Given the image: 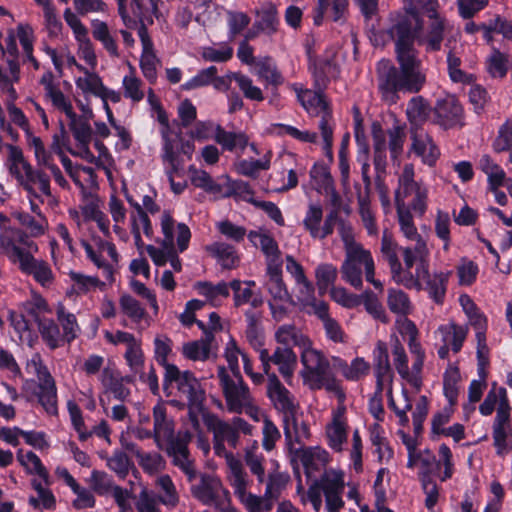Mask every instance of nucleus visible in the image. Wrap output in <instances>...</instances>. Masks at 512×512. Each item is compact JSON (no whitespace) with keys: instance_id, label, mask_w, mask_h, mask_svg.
<instances>
[{"instance_id":"nucleus-31","label":"nucleus","mask_w":512,"mask_h":512,"mask_svg":"<svg viewBox=\"0 0 512 512\" xmlns=\"http://www.w3.org/2000/svg\"><path fill=\"white\" fill-rule=\"evenodd\" d=\"M266 274L268 280L265 282V287L271 297L270 300L292 302V296L282 278V267L266 269Z\"/></svg>"},{"instance_id":"nucleus-29","label":"nucleus","mask_w":512,"mask_h":512,"mask_svg":"<svg viewBox=\"0 0 512 512\" xmlns=\"http://www.w3.org/2000/svg\"><path fill=\"white\" fill-rule=\"evenodd\" d=\"M119 307L124 316L138 325L139 331L143 330V327L140 326L142 321L149 324V315L145 307L130 294L124 293L120 296Z\"/></svg>"},{"instance_id":"nucleus-60","label":"nucleus","mask_w":512,"mask_h":512,"mask_svg":"<svg viewBox=\"0 0 512 512\" xmlns=\"http://www.w3.org/2000/svg\"><path fill=\"white\" fill-rule=\"evenodd\" d=\"M89 484L92 490L98 495H111L114 488L118 486L113 483L106 472L99 470H93L91 472Z\"/></svg>"},{"instance_id":"nucleus-10","label":"nucleus","mask_w":512,"mask_h":512,"mask_svg":"<svg viewBox=\"0 0 512 512\" xmlns=\"http://www.w3.org/2000/svg\"><path fill=\"white\" fill-rule=\"evenodd\" d=\"M168 369L163 380L165 390L169 385L175 384L178 393L186 398L187 403L196 407L200 403H204L206 399L205 391L192 372L188 370L181 371L177 366H170Z\"/></svg>"},{"instance_id":"nucleus-54","label":"nucleus","mask_w":512,"mask_h":512,"mask_svg":"<svg viewBox=\"0 0 512 512\" xmlns=\"http://www.w3.org/2000/svg\"><path fill=\"white\" fill-rule=\"evenodd\" d=\"M309 388L311 390H319L324 388L326 391L334 393L338 399L337 407H346V394L341 387L340 381L335 378L332 371H330L329 374L323 376L322 379L316 381V383L312 384Z\"/></svg>"},{"instance_id":"nucleus-43","label":"nucleus","mask_w":512,"mask_h":512,"mask_svg":"<svg viewBox=\"0 0 512 512\" xmlns=\"http://www.w3.org/2000/svg\"><path fill=\"white\" fill-rule=\"evenodd\" d=\"M92 35L93 37L101 42L104 49L113 58H119L120 52L116 43L115 38L111 34L106 22L96 20L92 23Z\"/></svg>"},{"instance_id":"nucleus-53","label":"nucleus","mask_w":512,"mask_h":512,"mask_svg":"<svg viewBox=\"0 0 512 512\" xmlns=\"http://www.w3.org/2000/svg\"><path fill=\"white\" fill-rule=\"evenodd\" d=\"M77 68L85 73V77H79L76 80V85L79 89H81L84 93H92L98 97L99 95L105 93V86L103 85L101 78L97 74L90 73L82 65H77Z\"/></svg>"},{"instance_id":"nucleus-8","label":"nucleus","mask_w":512,"mask_h":512,"mask_svg":"<svg viewBox=\"0 0 512 512\" xmlns=\"http://www.w3.org/2000/svg\"><path fill=\"white\" fill-rule=\"evenodd\" d=\"M267 395L274 408L283 414V429L285 438L289 432L297 434V418L295 416L297 405L290 391L280 382L276 374L269 375L267 382Z\"/></svg>"},{"instance_id":"nucleus-64","label":"nucleus","mask_w":512,"mask_h":512,"mask_svg":"<svg viewBox=\"0 0 512 512\" xmlns=\"http://www.w3.org/2000/svg\"><path fill=\"white\" fill-rule=\"evenodd\" d=\"M493 440L497 454L508 453L512 449V427H493Z\"/></svg>"},{"instance_id":"nucleus-44","label":"nucleus","mask_w":512,"mask_h":512,"mask_svg":"<svg viewBox=\"0 0 512 512\" xmlns=\"http://www.w3.org/2000/svg\"><path fill=\"white\" fill-rule=\"evenodd\" d=\"M161 136L163 139L162 159L164 162L169 163L173 170H178L179 143L181 139L177 135H174L171 129L167 128L161 131Z\"/></svg>"},{"instance_id":"nucleus-30","label":"nucleus","mask_w":512,"mask_h":512,"mask_svg":"<svg viewBox=\"0 0 512 512\" xmlns=\"http://www.w3.org/2000/svg\"><path fill=\"white\" fill-rule=\"evenodd\" d=\"M404 265L407 270V273L403 276L406 277V279L409 278V273H411V268L414 266V264H417L416 269H420L423 267H428V263L426 261V258L429 255V250L427 248L426 241H420L415 242L414 246H407L401 248Z\"/></svg>"},{"instance_id":"nucleus-1","label":"nucleus","mask_w":512,"mask_h":512,"mask_svg":"<svg viewBox=\"0 0 512 512\" xmlns=\"http://www.w3.org/2000/svg\"><path fill=\"white\" fill-rule=\"evenodd\" d=\"M393 21L389 34L395 42L399 68L386 59L380 60L376 68L381 98L390 105L399 100V92L418 93L426 82L422 62L414 47L415 40L426 52L439 51L446 27L444 17L431 19L426 32L419 34L422 20L414 10L396 15Z\"/></svg>"},{"instance_id":"nucleus-19","label":"nucleus","mask_w":512,"mask_h":512,"mask_svg":"<svg viewBox=\"0 0 512 512\" xmlns=\"http://www.w3.org/2000/svg\"><path fill=\"white\" fill-rule=\"evenodd\" d=\"M434 110L435 122L444 129L463 126V109L454 96L438 100Z\"/></svg>"},{"instance_id":"nucleus-47","label":"nucleus","mask_w":512,"mask_h":512,"mask_svg":"<svg viewBox=\"0 0 512 512\" xmlns=\"http://www.w3.org/2000/svg\"><path fill=\"white\" fill-rule=\"evenodd\" d=\"M479 168L487 177L491 190H496L503 184L505 172L497 165L489 155H482L478 163Z\"/></svg>"},{"instance_id":"nucleus-49","label":"nucleus","mask_w":512,"mask_h":512,"mask_svg":"<svg viewBox=\"0 0 512 512\" xmlns=\"http://www.w3.org/2000/svg\"><path fill=\"white\" fill-rule=\"evenodd\" d=\"M188 173L190 181L195 187L201 188L211 194H220L222 192V186L216 183L205 170L190 166Z\"/></svg>"},{"instance_id":"nucleus-56","label":"nucleus","mask_w":512,"mask_h":512,"mask_svg":"<svg viewBox=\"0 0 512 512\" xmlns=\"http://www.w3.org/2000/svg\"><path fill=\"white\" fill-rule=\"evenodd\" d=\"M12 216L19 221V223L26 227L29 231V236L39 237L45 234L47 228V220L45 217L35 218L26 212H14Z\"/></svg>"},{"instance_id":"nucleus-22","label":"nucleus","mask_w":512,"mask_h":512,"mask_svg":"<svg viewBox=\"0 0 512 512\" xmlns=\"http://www.w3.org/2000/svg\"><path fill=\"white\" fill-rule=\"evenodd\" d=\"M228 481L234 490V494L246 506L247 509H249L250 502H253L257 505L256 507L258 510L255 512H269L272 509V499H266L265 495L263 497H259L247 492L249 478L245 470L234 475L233 477H229Z\"/></svg>"},{"instance_id":"nucleus-3","label":"nucleus","mask_w":512,"mask_h":512,"mask_svg":"<svg viewBox=\"0 0 512 512\" xmlns=\"http://www.w3.org/2000/svg\"><path fill=\"white\" fill-rule=\"evenodd\" d=\"M26 370L37 376L38 382L26 380L23 384V391L27 393V399L32 396L38 399V403L49 415L58 414L57 388L55 380L43 364L39 354H34L27 362Z\"/></svg>"},{"instance_id":"nucleus-62","label":"nucleus","mask_w":512,"mask_h":512,"mask_svg":"<svg viewBox=\"0 0 512 512\" xmlns=\"http://www.w3.org/2000/svg\"><path fill=\"white\" fill-rule=\"evenodd\" d=\"M196 288L212 304H215L219 297L227 298L229 296V286L225 282H219L216 285L210 282H198Z\"/></svg>"},{"instance_id":"nucleus-32","label":"nucleus","mask_w":512,"mask_h":512,"mask_svg":"<svg viewBox=\"0 0 512 512\" xmlns=\"http://www.w3.org/2000/svg\"><path fill=\"white\" fill-rule=\"evenodd\" d=\"M400 193L401 192H398L396 195V206L400 231L408 241H425L418 233V230L413 222V217L410 211L405 207V202L400 200Z\"/></svg>"},{"instance_id":"nucleus-25","label":"nucleus","mask_w":512,"mask_h":512,"mask_svg":"<svg viewBox=\"0 0 512 512\" xmlns=\"http://www.w3.org/2000/svg\"><path fill=\"white\" fill-rule=\"evenodd\" d=\"M373 366L377 391L382 392L384 386L392 382L393 377L388 348L383 341H378L373 350Z\"/></svg>"},{"instance_id":"nucleus-20","label":"nucleus","mask_w":512,"mask_h":512,"mask_svg":"<svg viewBox=\"0 0 512 512\" xmlns=\"http://www.w3.org/2000/svg\"><path fill=\"white\" fill-rule=\"evenodd\" d=\"M336 55V50L330 49L320 59L313 61L310 59L315 87L326 89L329 81L339 76L340 70L335 62Z\"/></svg>"},{"instance_id":"nucleus-59","label":"nucleus","mask_w":512,"mask_h":512,"mask_svg":"<svg viewBox=\"0 0 512 512\" xmlns=\"http://www.w3.org/2000/svg\"><path fill=\"white\" fill-rule=\"evenodd\" d=\"M421 185L414 181V167L412 164H406L403 167L402 173L399 177V188L397 189L395 196L398 192L400 193V200L404 202V199L408 195H412L414 190H417Z\"/></svg>"},{"instance_id":"nucleus-18","label":"nucleus","mask_w":512,"mask_h":512,"mask_svg":"<svg viewBox=\"0 0 512 512\" xmlns=\"http://www.w3.org/2000/svg\"><path fill=\"white\" fill-rule=\"evenodd\" d=\"M325 434L328 446L335 452H342L348 438L346 407H337L332 412L331 422L326 425Z\"/></svg>"},{"instance_id":"nucleus-45","label":"nucleus","mask_w":512,"mask_h":512,"mask_svg":"<svg viewBox=\"0 0 512 512\" xmlns=\"http://www.w3.org/2000/svg\"><path fill=\"white\" fill-rule=\"evenodd\" d=\"M206 251L215 257L223 268L231 269L236 266L238 256L233 246L223 242H214L206 246Z\"/></svg>"},{"instance_id":"nucleus-55","label":"nucleus","mask_w":512,"mask_h":512,"mask_svg":"<svg viewBox=\"0 0 512 512\" xmlns=\"http://www.w3.org/2000/svg\"><path fill=\"white\" fill-rule=\"evenodd\" d=\"M157 485L161 490V494L157 496L160 502L170 508H174L179 503V495L176 487L169 475H161L157 479Z\"/></svg>"},{"instance_id":"nucleus-34","label":"nucleus","mask_w":512,"mask_h":512,"mask_svg":"<svg viewBox=\"0 0 512 512\" xmlns=\"http://www.w3.org/2000/svg\"><path fill=\"white\" fill-rule=\"evenodd\" d=\"M88 112V116H77L75 112L67 116L70 120L69 128L78 144H90L92 140L93 131L89 120L94 114L92 110Z\"/></svg>"},{"instance_id":"nucleus-26","label":"nucleus","mask_w":512,"mask_h":512,"mask_svg":"<svg viewBox=\"0 0 512 512\" xmlns=\"http://www.w3.org/2000/svg\"><path fill=\"white\" fill-rule=\"evenodd\" d=\"M248 238L255 247H259L266 258V269L282 267L281 251L275 239L264 232L250 231Z\"/></svg>"},{"instance_id":"nucleus-39","label":"nucleus","mask_w":512,"mask_h":512,"mask_svg":"<svg viewBox=\"0 0 512 512\" xmlns=\"http://www.w3.org/2000/svg\"><path fill=\"white\" fill-rule=\"evenodd\" d=\"M68 276L72 282L71 287L67 292L70 295L87 294L96 288L103 289L105 286V283L95 276H88L75 271H70Z\"/></svg>"},{"instance_id":"nucleus-23","label":"nucleus","mask_w":512,"mask_h":512,"mask_svg":"<svg viewBox=\"0 0 512 512\" xmlns=\"http://www.w3.org/2000/svg\"><path fill=\"white\" fill-rule=\"evenodd\" d=\"M411 140V151L420 157L424 164L434 166L440 157V150L432 137L424 130L415 127L411 130Z\"/></svg>"},{"instance_id":"nucleus-51","label":"nucleus","mask_w":512,"mask_h":512,"mask_svg":"<svg viewBox=\"0 0 512 512\" xmlns=\"http://www.w3.org/2000/svg\"><path fill=\"white\" fill-rule=\"evenodd\" d=\"M17 459L23 465L28 473L37 474L44 481L45 485H49V473L47 469L43 466L40 458L34 452L23 453L20 450L17 453Z\"/></svg>"},{"instance_id":"nucleus-15","label":"nucleus","mask_w":512,"mask_h":512,"mask_svg":"<svg viewBox=\"0 0 512 512\" xmlns=\"http://www.w3.org/2000/svg\"><path fill=\"white\" fill-rule=\"evenodd\" d=\"M178 432L175 433V422L167 414L163 403H158L153 408V439L159 449L175 442Z\"/></svg>"},{"instance_id":"nucleus-50","label":"nucleus","mask_w":512,"mask_h":512,"mask_svg":"<svg viewBox=\"0 0 512 512\" xmlns=\"http://www.w3.org/2000/svg\"><path fill=\"white\" fill-rule=\"evenodd\" d=\"M338 277V269L330 263H321L315 269L316 285L321 295L334 286Z\"/></svg>"},{"instance_id":"nucleus-16","label":"nucleus","mask_w":512,"mask_h":512,"mask_svg":"<svg viewBox=\"0 0 512 512\" xmlns=\"http://www.w3.org/2000/svg\"><path fill=\"white\" fill-rule=\"evenodd\" d=\"M322 487L328 512H339L344 506L342 499L345 488L343 473L335 470L326 471L322 475Z\"/></svg>"},{"instance_id":"nucleus-17","label":"nucleus","mask_w":512,"mask_h":512,"mask_svg":"<svg viewBox=\"0 0 512 512\" xmlns=\"http://www.w3.org/2000/svg\"><path fill=\"white\" fill-rule=\"evenodd\" d=\"M21 187L35 198H40L41 193L47 197L48 204L51 206L58 205V199L52 194L50 186V177L41 168L34 169L31 165L28 166V173L22 179Z\"/></svg>"},{"instance_id":"nucleus-58","label":"nucleus","mask_w":512,"mask_h":512,"mask_svg":"<svg viewBox=\"0 0 512 512\" xmlns=\"http://www.w3.org/2000/svg\"><path fill=\"white\" fill-rule=\"evenodd\" d=\"M131 233L136 234L143 231L146 237L152 238L153 228L151 221L140 204H135V213L130 215Z\"/></svg>"},{"instance_id":"nucleus-6","label":"nucleus","mask_w":512,"mask_h":512,"mask_svg":"<svg viewBox=\"0 0 512 512\" xmlns=\"http://www.w3.org/2000/svg\"><path fill=\"white\" fill-rule=\"evenodd\" d=\"M217 378L229 412L241 414L253 408V397L241 374H230L226 367L219 366Z\"/></svg>"},{"instance_id":"nucleus-33","label":"nucleus","mask_w":512,"mask_h":512,"mask_svg":"<svg viewBox=\"0 0 512 512\" xmlns=\"http://www.w3.org/2000/svg\"><path fill=\"white\" fill-rule=\"evenodd\" d=\"M243 460L250 472L256 476L259 483H263L265 480V458L260 451L259 444L256 440L245 447L243 453Z\"/></svg>"},{"instance_id":"nucleus-7","label":"nucleus","mask_w":512,"mask_h":512,"mask_svg":"<svg viewBox=\"0 0 512 512\" xmlns=\"http://www.w3.org/2000/svg\"><path fill=\"white\" fill-rule=\"evenodd\" d=\"M160 226L164 236L161 244L165 249H168V261L176 272H180L182 265L178 257V252L182 253L188 248L191 238L190 229L184 223L177 224V248H175V220L169 211H164L162 213Z\"/></svg>"},{"instance_id":"nucleus-46","label":"nucleus","mask_w":512,"mask_h":512,"mask_svg":"<svg viewBox=\"0 0 512 512\" xmlns=\"http://www.w3.org/2000/svg\"><path fill=\"white\" fill-rule=\"evenodd\" d=\"M431 112V107L422 96H416L410 99L406 109V115L410 123L417 126L425 122Z\"/></svg>"},{"instance_id":"nucleus-41","label":"nucleus","mask_w":512,"mask_h":512,"mask_svg":"<svg viewBox=\"0 0 512 512\" xmlns=\"http://www.w3.org/2000/svg\"><path fill=\"white\" fill-rule=\"evenodd\" d=\"M321 321L326 336L335 343H344L346 335L340 324L330 316L328 304H320L315 314Z\"/></svg>"},{"instance_id":"nucleus-24","label":"nucleus","mask_w":512,"mask_h":512,"mask_svg":"<svg viewBox=\"0 0 512 512\" xmlns=\"http://www.w3.org/2000/svg\"><path fill=\"white\" fill-rule=\"evenodd\" d=\"M19 269L26 275L31 276L39 285L49 288L55 281V275L46 261L35 258L29 253L18 263Z\"/></svg>"},{"instance_id":"nucleus-52","label":"nucleus","mask_w":512,"mask_h":512,"mask_svg":"<svg viewBox=\"0 0 512 512\" xmlns=\"http://www.w3.org/2000/svg\"><path fill=\"white\" fill-rule=\"evenodd\" d=\"M129 74L123 78V90L124 96L131 99L134 102H139L144 98L143 83L140 78L135 74L134 67L129 63Z\"/></svg>"},{"instance_id":"nucleus-2","label":"nucleus","mask_w":512,"mask_h":512,"mask_svg":"<svg viewBox=\"0 0 512 512\" xmlns=\"http://www.w3.org/2000/svg\"><path fill=\"white\" fill-rule=\"evenodd\" d=\"M203 423L212 434L214 453L226 461L228 478L244 471L241 460L227 450L225 443L231 448H237L240 443V434L252 435L253 426L241 417H233L230 421H226L213 412L204 413Z\"/></svg>"},{"instance_id":"nucleus-42","label":"nucleus","mask_w":512,"mask_h":512,"mask_svg":"<svg viewBox=\"0 0 512 512\" xmlns=\"http://www.w3.org/2000/svg\"><path fill=\"white\" fill-rule=\"evenodd\" d=\"M38 325V331L47 344V346L54 350L60 346L61 334L58 325L53 319L47 318L45 315H39L35 321Z\"/></svg>"},{"instance_id":"nucleus-27","label":"nucleus","mask_w":512,"mask_h":512,"mask_svg":"<svg viewBox=\"0 0 512 512\" xmlns=\"http://www.w3.org/2000/svg\"><path fill=\"white\" fill-rule=\"evenodd\" d=\"M398 245L393 240L392 235L385 230L382 235L381 253L383 258L388 262L392 278L399 284L409 286L406 277L403 276L401 262L397 255Z\"/></svg>"},{"instance_id":"nucleus-57","label":"nucleus","mask_w":512,"mask_h":512,"mask_svg":"<svg viewBox=\"0 0 512 512\" xmlns=\"http://www.w3.org/2000/svg\"><path fill=\"white\" fill-rule=\"evenodd\" d=\"M387 304L393 313L400 316L408 315L412 309L408 295L399 289L388 290Z\"/></svg>"},{"instance_id":"nucleus-61","label":"nucleus","mask_w":512,"mask_h":512,"mask_svg":"<svg viewBox=\"0 0 512 512\" xmlns=\"http://www.w3.org/2000/svg\"><path fill=\"white\" fill-rule=\"evenodd\" d=\"M262 422V447L270 452L275 449L276 443L281 439V432L269 417L264 416Z\"/></svg>"},{"instance_id":"nucleus-35","label":"nucleus","mask_w":512,"mask_h":512,"mask_svg":"<svg viewBox=\"0 0 512 512\" xmlns=\"http://www.w3.org/2000/svg\"><path fill=\"white\" fill-rule=\"evenodd\" d=\"M258 20L254 23V28L268 35L274 34L278 30L279 19L276 6L272 2H267L256 11Z\"/></svg>"},{"instance_id":"nucleus-38","label":"nucleus","mask_w":512,"mask_h":512,"mask_svg":"<svg viewBox=\"0 0 512 512\" xmlns=\"http://www.w3.org/2000/svg\"><path fill=\"white\" fill-rule=\"evenodd\" d=\"M323 208L319 203H310L303 219V226L314 239H325L323 225Z\"/></svg>"},{"instance_id":"nucleus-40","label":"nucleus","mask_w":512,"mask_h":512,"mask_svg":"<svg viewBox=\"0 0 512 512\" xmlns=\"http://www.w3.org/2000/svg\"><path fill=\"white\" fill-rule=\"evenodd\" d=\"M438 332L441 334L443 343L451 347L454 353H458L467 336L468 328L451 322L440 326Z\"/></svg>"},{"instance_id":"nucleus-12","label":"nucleus","mask_w":512,"mask_h":512,"mask_svg":"<svg viewBox=\"0 0 512 512\" xmlns=\"http://www.w3.org/2000/svg\"><path fill=\"white\" fill-rule=\"evenodd\" d=\"M192 439L189 431H178V438L175 442L166 445L163 449L172 459V464L178 467L187 477L189 482L196 480L198 476L195 461L191 457L188 444Z\"/></svg>"},{"instance_id":"nucleus-36","label":"nucleus","mask_w":512,"mask_h":512,"mask_svg":"<svg viewBox=\"0 0 512 512\" xmlns=\"http://www.w3.org/2000/svg\"><path fill=\"white\" fill-rule=\"evenodd\" d=\"M276 341L283 347H289L291 344L302 348L308 346L311 342L295 325H281L275 332Z\"/></svg>"},{"instance_id":"nucleus-63","label":"nucleus","mask_w":512,"mask_h":512,"mask_svg":"<svg viewBox=\"0 0 512 512\" xmlns=\"http://www.w3.org/2000/svg\"><path fill=\"white\" fill-rule=\"evenodd\" d=\"M460 380L459 370L455 367L449 368L444 374V394L450 406L455 405L459 393L458 382Z\"/></svg>"},{"instance_id":"nucleus-4","label":"nucleus","mask_w":512,"mask_h":512,"mask_svg":"<svg viewBox=\"0 0 512 512\" xmlns=\"http://www.w3.org/2000/svg\"><path fill=\"white\" fill-rule=\"evenodd\" d=\"M292 89L297 95V99L302 107L313 116H321L318 128L320 130L324 150L326 154L332 157L333 144V124L332 113L329 104L325 98V89H319L314 86V90L302 88L298 84H293Z\"/></svg>"},{"instance_id":"nucleus-14","label":"nucleus","mask_w":512,"mask_h":512,"mask_svg":"<svg viewBox=\"0 0 512 512\" xmlns=\"http://www.w3.org/2000/svg\"><path fill=\"white\" fill-rule=\"evenodd\" d=\"M300 360L303 366L300 376L304 385L308 387L331 371V364L327 357L313 348L311 343L302 350Z\"/></svg>"},{"instance_id":"nucleus-28","label":"nucleus","mask_w":512,"mask_h":512,"mask_svg":"<svg viewBox=\"0 0 512 512\" xmlns=\"http://www.w3.org/2000/svg\"><path fill=\"white\" fill-rule=\"evenodd\" d=\"M391 352L393 356V364L398 374L404 380L408 381L413 387L419 390L421 387V380L410 374L408 356L397 336L391 337Z\"/></svg>"},{"instance_id":"nucleus-5","label":"nucleus","mask_w":512,"mask_h":512,"mask_svg":"<svg viewBox=\"0 0 512 512\" xmlns=\"http://www.w3.org/2000/svg\"><path fill=\"white\" fill-rule=\"evenodd\" d=\"M365 272V278L376 289H383L379 280L374 278L375 265L371 253L362 248H350L345 252V259L341 265L340 272L345 282L356 289L362 287V273Z\"/></svg>"},{"instance_id":"nucleus-21","label":"nucleus","mask_w":512,"mask_h":512,"mask_svg":"<svg viewBox=\"0 0 512 512\" xmlns=\"http://www.w3.org/2000/svg\"><path fill=\"white\" fill-rule=\"evenodd\" d=\"M191 493L204 505L216 506L221 493L228 495L220 479L207 473L200 474L199 482L191 486Z\"/></svg>"},{"instance_id":"nucleus-9","label":"nucleus","mask_w":512,"mask_h":512,"mask_svg":"<svg viewBox=\"0 0 512 512\" xmlns=\"http://www.w3.org/2000/svg\"><path fill=\"white\" fill-rule=\"evenodd\" d=\"M289 438H285L286 449L291 457L292 462L299 461L305 470L308 478H311L317 471L323 469L328 461V452L321 447H305L299 441V431L289 432Z\"/></svg>"},{"instance_id":"nucleus-13","label":"nucleus","mask_w":512,"mask_h":512,"mask_svg":"<svg viewBox=\"0 0 512 512\" xmlns=\"http://www.w3.org/2000/svg\"><path fill=\"white\" fill-rule=\"evenodd\" d=\"M451 272H435L429 273L428 267H421L415 269V274L409 273V278L406 281L409 283L408 287L415 286L418 289L422 288L425 284V289L428 291L429 296L437 304H442L446 294L447 283Z\"/></svg>"},{"instance_id":"nucleus-11","label":"nucleus","mask_w":512,"mask_h":512,"mask_svg":"<svg viewBox=\"0 0 512 512\" xmlns=\"http://www.w3.org/2000/svg\"><path fill=\"white\" fill-rule=\"evenodd\" d=\"M0 250L12 263L17 264L29 253H36L38 246L25 231L13 227L0 233Z\"/></svg>"},{"instance_id":"nucleus-37","label":"nucleus","mask_w":512,"mask_h":512,"mask_svg":"<svg viewBox=\"0 0 512 512\" xmlns=\"http://www.w3.org/2000/svg\"><path fill=\"white\" fill-rule=\"evenodd\" d=\"M271 361L278 366L280 374L285 379H290L293 376L297 356L290 347L278 346L271 355Z\"/></svg>"},{"instance_id":"nucleus-48","label":"nucleus","mask_w":512,"mask_h":512,"mask_svg":"<svg viewBox=\"0 0 512 512\" xmlns=\"http://www.w3.org/2000/svg\"><path fill=\"white\" fill-rule=\"evenodd\" d=\"M215 140L228 151L236 148L244 150L248 144V137L244 133L228 132L220 126L216 128Z\"/></svg>"}]
</instances>
